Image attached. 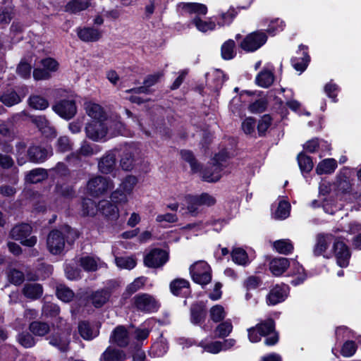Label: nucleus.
<instances>
[{"label": "nucleus", "instance_id": "7", "mask_svg": "<svg viewBox=\"0 0 361 361\" xmlns=\"http://www.w3.org/2000/svg\"><path fill=\"white\" fill-rule=\"evenodd\" d=\"M139 152L133 145H126L120 149V166L123 170L131 171L136 164Z\"/></svg>", "mask_w": 361, "mask_h": 361}, {"label": "nucleus", "instance_id": "27", "mask_svg": "<svg viewBox=\"0 0 361 361\" xmlns=\"http://www.w3.org/2000/svg\"><path fill=\"white\" fill-rule=\"evenodd\" d=\"M125 357L123 351L112 347H108L102 354L99 360L100 361H123Z\"/></svg>", "mask_w": 361, "mask_h": 361}, {"label": "nucleus", "instance_id": "23", "mask_svg": "<svg viewBox=\"0 0 361 361\" xmlns=\"http://www.w3.org/2000/svg\"><path fill=\"white\" fill-rule=\"evenodd\" d=\"M92 0H71L64 7L65 11L70 13H78L87 9Z\"/></svg>", "mask_w": 361, "mask_h": 361}, {"label": "nucleus", "instance_id": "60", "mask_svg": "<svg viewBox=\"0 0 361 361\" xmlns=\"http://www.w3.org/2000/svg\"><path fill=\"white\" fill-rule=\"evenodd\" d=\"M357 350V345L353 341H347L345 342L341 348V353L343 357L353 356Z\"/></svg>", "mask_w": 361, "mask_h": 361}, {"label": "nucleus", "instance_id": "46", "mask_svg": "<svg viewBox=\"0 0 361 361\" xmlns=\"http://www.w3.org/2000/svg\"><path fill=\"white\" fill-rule=\"evenodd\" d=\"M192 23L195 25L199 31L202 32H206L209 30H214L216 28L215 22L212 20L204 21L198 17L194 18Z\"/></svg>", "mask_w": 361, "mask_h": 361}, {"label": "nucleus", "instance_id": "14", "mask_svg": "<svg viewBox=\"0 0 361 361\" xmlns=\"http://www.w3.org/2000/svg\"><path fill=\"white\" fill-rule=\"evenodd\" d=\"M84 105L85 112L92 121H106V119L109 118L106 111L100 104L92 102H87Z\"/></svg>", "mask_w": 361, "mask_h": 361}, {"label": "nucleus", "instance_id": "31", "mask_svg": "<svg viewBox=\"0 0 361 361\" xmlns=\"http://www.w3.org/2000/svg\"><path fill=\"white\" fill-rule=\"evenodd\" d=\"M39 130L46 136L55 135L54 129L49 126L48 121L44 116H35L32 119Z\"/></svg>", "mask_w": 361, "mask_h": 361}, {"label": "nucleus", "instance_id": "43", "mask_svg": "<svg viewBox=\"0 0 361 361\" xmlns=\"http://www.w3.org/2000/svg\"><path fill=\"white\" fill-rule=\"evenodd\" d=\"M137 183V178L135 176H126L119 184L118 188L130 195Z\"/></svg>", "mask_w": 361, "mask_h": 361}, {"label": "nucleus", "instance_id": "34", "mask_svg": "<svg viewBox=\"0 0 361 361\" xmlns=\"http://www.w3.org/2000/svg\"><path fill=\"white\" fill-rule=\"evenodd\" d=\"M48 173L45 169H35L30 171L25 177V180L30 183H37L47 179Z\"/></svg>", "mask_w": 361, "mask_h": 361}, {"label": "nucleus", "instance_id": "47", "mask_svg": "<svg viewBox=\"0 0 361 361\" xmlns=\"http://www.w3.org/2000/svg\"><path fill=\"white\" fill-rule=\"evenodd\" d=\"M209 316L214 322L217 323L224 319L226 316V312L223 306L216 305L211 307L209 310Z\"/></svg>", "mask_w": 361, "mask_h": 361}, {"label": "nucleus", "instance_id": "37", "mask_svg": "<svg viewBox=\"0 0 361 361\" xmlns=\"http://www.w3.org/2000/svg\"><path fill=\"white\" fill-rule=\"evenodd\" d=\"M27 144L24 141H19L16 144V152L17 163L22 166L28 161L27 154H26Z\"/></svg>", "mask_w": 361, "mask_h": 361}, {"label": "nucleus", "instance_id": "26", "mask_svg": "<svg viewBox=\"0 0 361 361\" xmlns=\"http://www.w3.org/2000/svg\"><path fill=\"white\" fill-rule=\"evenodd\" d=\"M178 6L189 14L204 16L207 13V7L199 3H180Z\"/></svg>", "mask_w": 361, "mask_h": 361}, {"label": "nucleus", "instance_id": "17", "mask_svg": "<svg viewBox=\"0 0 361 361\" xmlns=\"http://www.w3.org/2000/svg\"><path fill=\"white\" fill-rule=\"evenodd\" d=\"M116 150L110 151L103 156L98 162V168L101 173H110L116 166Z\"/></svg>", "mask_w": 361, "mask_h": 361}, {"label": "nucleus", "instance_id": "52", "mask_svg": "<svg viewBox=\"0 0 361 361\" xmlns=\"http://www.w3.org/2000/svg\"><path fill=\"white\" fill-rule=\"evenodd\" d=\"M29 105L38 110H44L48 107L49 103L47 100L38 95H32L29 98Z\"/></svg>", "mask_w": 361, "mask_h": 361}, {"label": "nucleus", "instance_id": "32", "mask_svg": "<svg viewBox=\"0 0 361 361\" xmlns=\"http://www.w3.org/2000/svg\"><path fill=\"white\" fill-rule=\"evenodd\" d=\"M23 293L25 297L35 300L42 295L43 288L39 283H26L23 287Z\"/></svg>", "mask_w": 361, "mask_h": 361}, {"label": "nucleus", "instance_id": "24", "mask_svg": "<svg viewBox=\"0 0 361 361\" xmlns=\"http://www.w3.org/2000/svg\"><path fill=\"white\" fill-rule=\"evenodd\" d=\"M338 166L337 161L334 159L329 158L321 161L316 167L318 175L331 174L335 171Z\"/></svg>", "mask_w": 361, "mask_h": 361}, {"label": "nucleus", "instance_id": "13", "mask_svg": "<svg viewBox=\"0 0 361 361\" xmlns=\"http://www.w3.org/2000/svg\"><path fill=\"white\" fill-rule=\"evenodd\" d=\"M53 109L56 114L66 119L73 117L77 111L75 103L73 100H62L56 104Z\"/></svg>", "mask_w": 361, "mask_h": 361}, {"label": "nucleus", "instance_id": "39", "mask_svg": "<svg viewBox=\"0 0 361 361\" xmlns=\"http://www.w3.org/2000/svg\"><path fill=\"white\" fill-rule=\"evenodd\" d=\"M274 249L280 254L288 255L293 250V245L288 239L276 240L273 243Z\"/></svg>", "mask_w": 361, "mask_h": 361}, {"label": "nucleus", "instance_id": "61", "mask_svg": "<svg viewBox=\"0 0 361 361\" xmlns=\"http://www.w3.org/2000/svg\"><path fill=\"white\" fill-rule=\"evenodd\" d=\"M146 279L144 277H138L135 279L133 282H132L130 284H129L126 288V292L131 295L140 288H142L145 283Z\"/></svg>", "mask_w": 361, "mask_h": 361}, {"label": "nucleus", "instance_id": "29", "mask_svg": "<svg viewBox=\"0 0 361 361\" xmlns=\"http://www.w3.org/2000/svg\"><path fill=\"white\" fill-rule=\"evenodd\" d=\"M170 290L174 295H181L184 290L190 288V282L182 278L173 279L169 285Z\"/></svg>", "mask_w": 361, "mask_h": 361}, {"label": "nucleus", "instance_id": "44", "mask_svg": "<svg viewBox=\"0 0 361 361\" xmlns=\"http://www.w3.org/2000/svg\"><path fill=\"white\" fill-rule=\"evenodd\" d=\"M235 44L233 39L226 41L221 48V57L225 60L232 59L235 55Z\"/></svg>", "mask_w": 361, "mask_h": 361}, {"label": "nucleus", "instance_id": "12", "mask_svg": "<svg viewBox=\"0 0 361 361\" xmlns=\"http://www.w3.org/2000/svg\"><path fill=\"white\" fill-rule=\"evenodd\" d=\"M52 154L51 148L32 145L27 149L28 161L33 163H42Z\"/></svg>", "mask_w": 361, "mask_h": 361}, {"label": "nucleus", "instance_id": "57", "mask_svg": "<svg viewBox=\"0 0 361 361\" xmlns=\"http://www.w3.org/2000/svg\"><path fill=\"white\" fill-rule=\"evenodd\" d=\"M128 194L120 188H117L111 195V199L115 204H126L128 202Z\"/></svg>", "mask_w": 361, "mask_h": 361}, {"label": "nucleus", "instance_id": "10", "mask_svg": "<svg viewBox=\"0 0 361 361\" xmlns=\"http://www.w3.org/2000/svg\"><path fill=\"white\" fill-rule=\"evenodd\" d=\"M275 324L272 319H267L257 324L258 331L260 336L269 337L265 339V344L267 345H273L278 342L279 337L274 331Z\"/></svg>", "mask_w": 361, "mask_h": 361}, {"label": "nucleus", "instance_id": "54", "mask_svg": "<svg viewBox=\"0 0 361 361\" xmlns=\"http://www.w3.org/2000/svg\"><path fill=\"white\" fill-rule=\"evenodd\" d=\"M18 343L24 348H32L35 345V339L28 332H22L17 336Z\"/></svg>", "mask_w": 361, "mask_h": 361}, {"label": "nucleus", "instance_id": "51", "mask_svg": "<svg viewBox=\"0 0 361 361\" xmlns=\"http://www.w3.org/2000/svg\"><path fill=\"white\" fill-rule=\"evenodd\" d=\"M233 262L240 265H245L248 262L247 252L242 248L238 247L233 250L231 253Z\"/></svg>", "mask_w": 361, "mask_h": 361}, {"label": "nucleus", "instance_id": "33", "mask_svg": "<svg viewBox=\"0 0 361 361\" xmlns=\"http://www.w3.org/2000/svg\"><path fill=\"white\" fill-rule=\"evenodd\" d=\"M285 298V293L283 288L276 286L273 288L267 296V304L270 305H276L282 302Z\"/></svg>", "mask_w": 361, "mask_h": 361}, {"label": "nucleus", "instance_id": "35", "mask_svg": "<svg viewBox=\"0 0 361 361\" xmlns=\"http://www.w3.org/2000/svg\"><path fill=\"white\" fill-rule=\"evenodd\" d=\"M29 329L35 336H44L49 332L50 327L47 323L35 321L30 324Z\"/></svg>", "mask_w": 361, "mask_h": 361}, {"label": "nucleus", "instance_id": "8", "mask_svg": "<svg viewBox=\"0 0 361 361\" xmlns=\"http://www.w3.org/2000/svg\"><path fill=\"white\" fill-rule=\"evenodd\" d=\"M267 36L262 31L248 34L240 42V47L245 51H255L266 43Z\"/></svg>", "mask_w": 361, "mask_h": 361}, {"label": "nucleus", "instance_id": "28", "mask_svg": "<svg viewBox=\"0 0 361 361\" xmlns=\"http://www.w3.org/2000/svg\"><path fill=\"white\" fill-rule=\"evenodd\" d=\"M336 187L342 192H348L351 190L352 184L345 169L342 170L336 177Z\"/></svg>", "mask_w": 361, "mask_h": 361}, {"label": "nucleus", "instance_id": "3", "mask_svg": "<svg viewBox=\"0 0 361 361\" xmlns=\"http://www.w3.org/2000/svg\"><path fill=\"white\" fill-rule=\"evenodd\" d=\"M192 279L202 286H206L212 281V269L205 261H198L190 267Z\"/></svg>", "mask_w": 361, "mask_h": 361}, {"label": "nucleus", "instance_id": "55", "mask_svg": "<svg viewBox=\"0 0 361 361\" xmlns=\"http://www.w3.org/2000/svg\"><path fill=\"white\" fill-rule=\"evenodd\" d=\"M193 202L197 204H200V206L206 205L209 207L214 205L216 203V199L207 193H203L201 195L195 196Z\"/></svg>", "mask_w": 361, "mask_h": 361}, {"label": "nucleus", "instance_id": "4", "mask_svg": "<svg viewBox=\"0 0 361 361\" xmlns=\"http://www.w3.org/2000/svg\"><path fill=\"white\" fill-rule=\"evenodd\" d=\"M169 259L168 251L160 248H154L145 255L143 262L147 267L158 269L162 267Z\"/></svg>", "mask_w": 361, "mask_h": 361}, {"label": "nucleus", "instance_id": "48", "mask_svg": "<svg viewBox=\"0 0 361 361\" xmlns=\"http://www.w3.org/2000/svg\"><path fill=\"white\" fill-rule=\"evenodd\" d=\"M56 295L63 302H68L73 298L74 293L69 288L63 285H59L56 288Z\"/></svg>", "mask_w": 361, "mask_h": 361}, {"label": "nucleus", "instance_id": "50", "mask_svg": "<svg viewBox=\"0 0 361 361\" xmlns=\"http://www.w3.org/2000/svg\"><path fill=\"white\" fill-rule=\"evenodd\" d=\"M298 162L299 167L302 172L308 173L313 168L312 159L302 152L298 155Z\"/></svg>", "mask_w": 361, "mask_h": 361}, {"label": "nucleus", "instance_id": "53", "mask_svg": "<svg viewBox=\"0 0 361 361\" xmlns=\"http://www.w3.org/2000/svg\"><path fill=\"white\" fill-rule=\"evenodd\" d=\"M116 265L121 269H132L136 265V259L133 257H120L115 259Z\"/></svg>", "mask_w": 361, "mask_h": 361}, {"label": "nucleus", "instance_id": "19", "mask_svg": "<svg viewBox=\"0 0 361 361\" xmlns=\"http://www.w3.org/2000/svg\"><path fill=\"white\" fill-rule=\"evenodd\" d=\"M98 209L106 217L116 220L119 216V210L116 205L108 200H102L98 204Z\"/></svg>", "mask_w": 361, "mask_h": 361}, {"label": "nucleus", "instance_id": "16", "mask_svg": "<svg viewBox=\"0 0 361 361\" xmlns=\"http://www.w3.org/2000/svg\"><path fill=\"white\" fill-rule=\"evenodd\" d=\"M111 296L108 290L101 289L91 293L87 298V303L92 304L94 307L99 308L105 305Z\"/></svg>", "mask_w": 361, "mask_h": 361}, {"label": "nucleus", "instance_id": "15", "mask_svg": "<svg viewBox=\"0 0 361 361\" xmlns=\"http://www.w3.org/2000/svg\"><path fill=\"white\" fill-rule=\"evenodd\" d=\"M109 341L119 347H126L130 342V334L123 326H118L112 331Z\"/></svg>", "mask_w": 361, "mask_h": 361}, {"label": "nucleus", "instance_id": "36", "mask_svg": "<svg viewBox=\"0 0 361 361\" xmlns=\"http://www.w3.org/2000/svg\"><path fill=\"white\" fill-rule=\"evenodd\" d=\"M191 322L194 324L200 323L205 317L204 306L201 304H193L190 308Z\"/></svg>", "mask_w": 361, "mask_h": 361}, {"label": "nucleus", "instance_id": "38", "mask_svg": "<svg viewBox=\"0 0 361 361\" xmlns=\"http://www.w3.org/2000/svg\"><path fill=\"white\" fill-rule=\"evenodd\" d=\"M0 101L7 106H12L20 102L21 99L14 90H8L0 95Z\"/></svg>", "mask_w": 361, "mask_h": 361}, {"label": "nucleus", "instance_id": "49", "mask_svg": "<svg viewBox=\"0 0 361 361\" xmlns=\"http://www.w3.org/2000/svg\"><path fill=\"white\" fill-rule=\"evenodd\" d=\"M82 207V214L85 216H94L99 210L98 205H97L92 200L89 198L83 200Z\"/></svg>", "mask_w": 361, "mask_h": 361}, {"label": "nucleus", "instance_id": "45", "mask_svg": "<svg viewBox=\"0 0 361 361\" xmlns=\"http://www.w3.org/2000/svg\"><path fill=\"white\" fill-rule=\"evenodd\" d=\"M79 264L87 271H95L98 268L99 259L86 256L80 258Z\"/></svg>", "mask_w": 361, "mask_h": 361}, {"label": "nucleus", "instance_id": "41", "mask_svg": "<svg viewBox=\"0 0 361 361\" xmlns=\"http://www.w3.org/2000/svg\"><path fill=\"white\" fill-rule=\"evenodd\" d=\"M180 156L183 161L188 162L193 173L199 172L200 170V165L196 160L194 154L190 150L183 149L180 151Z\"/></svg>", "mask_w": 361, "mask_h": 361}, {"label": "nucleus", "instance_id": "62", "mask_svg": "<svg viewBox=\"0 0 361 361\" xmlns=\"http://www.w3.org/2000/svg\"><path fill=\"white\" fill-rule=\"evenodd\" d=\"M100 149L99 146H92L91 145L85 142L80 147L79 154L85 157H89L98 153Z\"/></svg>", "mask_w": 361, "mask_h": 361}, {"label": "nucleus", "instance_id": "20", "mask_svg": "<svg viewBox=\"0 0 361 361\" xmlns=\"http://www.w3.org/2000/svg\"><path fill=\"white\" fill-rule=\"evenodd\" d=\"M290 266V262L287 258L279 257L272 259L269 264L271 272L276 276H281Z\"/></svg>", "mask_w": 361, "mask_h": 361}, {"label": "nucleus", "instance_id": "42", "mask_svg": "<svg viewBox=\"0 0 361 361\" xmlns=\"http://www.w3.org/2000/svg\"><path fill=\"white\" fill-rule=\"evenodd\" d=\"M233 331V324L230 320L220 323L214 329L215 337L223 338L227 337Z\"/></svg>", "mask_w": 361, "mask_h": 361}, {"label": "nucleus", "instance_id": "63", "mask_svg": "<svg viewBox=\"0 0 361 361\" xmlns=\"http://www.w3.org/2000/svg\"><path fill=\"white\" fill-rule=\"evenodd\" d=\"M272 119L268 114L264 115L258 122L257 130L259 135H263L270 127Z\"/></svg>", "mask_w": 361, "mask_h": 361}, {"label": "nucleus", "instance_id": "1", "mask_svg": "<svg viewBox=\"0 0 361 361\" xmlns=\"http://www.w3.org/2000/svg\"><path fill=\"white\" fill-rule=\"evenodd\" d=\"M123 130L124 126L117 116L106 121H91L85 126L87 137L94 142L105 140L107 136L122 135Z\"/></svg>", "mask_w": 361, "mask_h": 361}, {"label": "nucleus", "instance_id": "22", "mask_svg": "<svg viewBox=\"0 0 361 361\" xmlns=\"http://www.w3.org/2000/svg\"><path fill=\"white\" fill-rule=\"evenodd\" d=\"M78 36L84 42H95L101 38L102 33L93 27H83L78 30Z\"/></svg>", "mask_w": 361, "mask_h": 361}, {"label": "nucleus", "instance_id": "18", "mask_svg": "<svg viewBox=\"0 0 361 361\" xmlns=\"http://www.w3.org/2000/svg\"><path fill=\"white\" fill-rule=\"evenodd\" d=\"M224 168L220 165L212 162L202 172V179L207 182H216L221 177V172Z\"/></svg>", "mask_w": 361, "mask_h": 361}, {"label": "nucleus", "instance_id": "30", "mask_svg": "<svg viewBox=\"0 0 361 361\" xmlns=\"http://www.w3.org/2000/svg\"><path fill=\"white\" fill-rule=\"evenodd\" d=\"M257 85L262 87H269L274 81V75L272 71L264 69L260 71L255 79Z\"/></svg>", "mask_w": 361, "mask_h": 361}, {"label": "nucleus", "instance_id": "58", "mask_svg": "<svg viewBox=\"0 0 361 361\" xmlns=\"http://www.w3.org/2000/svg\"><path fill=\"white\" fill-rule=\"evenodd\" d=\"M39 65L50 74L53 72H56L59 68L58 62L52 58H46L40 60Z\"/></svg>", "mask_w": 361, "mask_h": 361}, {"label": "nucleus", "instance_id": "6", "mask_svg": "<svg viewBox=\"0 0 361 361\" xmlns=\"http://www.w3.org/2000/svg\"><path fill=\"white\" fill-rule=\"evenodd\" d=\"M32 227L27 224H22L13 227L10 233L12 238L20 241L21 244L27 247H33L37 243L35 236H30Z\"/></svg>", "mask_w": 361, "mask_h": 361}, {"label": "nucleus", "instance_id": "56", "mask_svg": "<svg viewBox=\"0 0 361 361\" xmlns=\"http://www.w3.org/2000/svg\"><path fill=\"white\" fill-rule=\"evenodd\" d=\"M42 314L47 317H56L59 314V307L51 302H46L42 307Z\"/></svg>", "mask_w": 361, "mask_h": 361}, {"label": "nucleus", "instance_id": "11", "mask_svg": "<svg viewBox=\"0 0 361 361\" xmlns=\"http://www.w3.org/2000/svg\"><path fill=\"white\" fill-rule=\"evenodd\" d=\"M334 251L336 262L341 267H346L349 264L350 253L348 246L340 239H334Z\"/></svg>", "mask_w": 361, "mask_h": 361}, {"label": "nucleus", "instance_id": "59", "mask_svg": "<svg viewBox=\"0 0 361 361\" xmlns=\"http://www.w3.org/2000/svg\"><path fill=\"white\" fill-rule=\"evenodd\" d=\"M237 15V11L234 8H230L226 12L221 14V21L218 23L219 26L230 24Z\"/></svg>", "mask_w": 361, "mask_h": 361}, {"label": "nucleus", "instance_id": "25", "mask_svg": "<svg viewBox=\"0 0 361 361\" xmlns=\"http://www.w3.org/2000/svg\"><path fill=\"white\" fill-rule=\"evenodd\" d=\"M333 240L334 239L332 234H319L314 250V254L316 255H322L326 250L329 245Z\"/></svg>", "mask_w": 361, "mask_h": 361}, {"label": "nucleus", "instance_id": "64", "mask_svg": "<svg viewBox=\"0 0 361 361\" xmlns=\"http://www.w3.org/2000/svg\"><path fill=\"white\" fill-rule=\"evenodd\" d=\"M49 343L51 345L58 348L62 352L67 351L68 349L69 342L66 340H62L56 336L49 338Z\"/></svg>", "mask_w": 361, "mask_h": 361}, {"label": "nucleus", "instance_id": "2", "mask_svg": "<svg viewBox=\"0 0 361 361\" xmlns=\"http://www.w3.org/2000/svg\"><path fill=\"white\" fill-rule=\"evenodd\" d=\"M114 187V183L111 178L97 176L88 180L87 191L93 197H99L112 190Z\"/></svg>", "mask_w": 361, "mask_h": 361}, {"label": "nucleus", "instance_id": "21", "mask_svg": "<svg viewBox=\"0 0 361 361\" xmlns=\"http://www.w3.org/2000/svg\"><path fill=\"white\" fill-rule=\"evenodd\" d=\"M78 329L80 336L87 341L92 340L99 335L98 329L92 327L89 322L85 321L79 322Z\"/></svg>", "mask_w": 361, "mask_h": 361}, {"label": "nucleus", "instance_id": "9", "mask_svg": "<svg viewBox=\"0 0 361 361\" xmlns=\"http://www.w3.org/2000/svg\"><path fill=\"white\" fill-rule=\"evenodd\" d=\"M47 246L51 254H61L65 247V234L59 230L51 231L47 238Z\"/></svg>", "mask_w": 361, "mask_h": 361}, {"label": "nucleus", "instance_id": "5", "mask_svg": "<svg viewBox=\"0 0 361 361\" xmlns=\"http://www.w3.org/2000/svg\"><path fill=\"white\" fill-rule=\"evenodd\" d=\"M132 305L137 310L149 313L155 312L159 308L158 301L151 295L140 293L135 295L133 298Z\"/></svg>", "mask_w": 361, "mask_h": 361}, {"label": "nucleus", "instance_id": "40", "mask_svg": "<svg viewBox=\"0 0 361 361\" xmlns=\"http://www.w3.org/2000/svg\"><path fill=\"white\" fill-rule=\"evenodd\" d=\"M290 204L287 201H280L278 207L273 214V217L277 220L285 219L290 215Z\"/></svg>", "mask_w": 361, "mask_h": 361}]
</instances>
